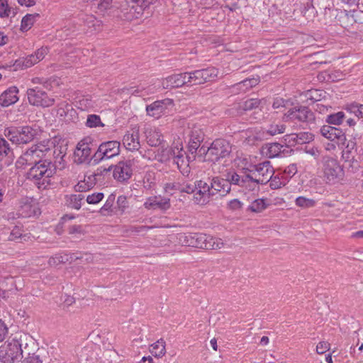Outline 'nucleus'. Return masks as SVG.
Segmentation results:
<instances>
[{"label": "nucleus", "instance_id": "obj_1", "mask_svg": "<svg viewBox=\"0 0 363 363\" xmlns=\"http://www.w3.org/2000/svg\"><path fill=\"white\" fill-rule=\"evenodd\" d=\"M274 170L269 161L253 165L252 169L242 168L238 172H233L230 174L231 182L236 186L248 191H252L259 189V185L267 184Z\"/></svg>", "mask_w": 363, "mask_h": 363}, {"label": "nucleus", "instance_id": "obj_2", "mask_svg": "<svg viewBox=\"0 0 363 363\" xmlns=\"http://www.w3.org/2000/svg\"><path fill=\"white\" fill-rule=\"evenodd\" d=\"M55 173V168L51 162L46 160L40 164H35L28 172V178L35 182L39 189H46L50 184V178Z\"/></svg>", "mask_w": 363, "mask_h": 363}, {"label": "nucleus", "instance_id": "obj_3", "mask_svg": "<svg viewBox=\"0 0 363 363\" xmlns=\"http://www.w3.org/2000/svg\"><path fill=\"white\" fill-rule=\"evenodd\" d=\"M38 129L35 126H10L4 129V133L13 144L26 145L32 142L38 135Z\"/></svg>", "mask_w": 363, "mask_h": 363}, {"label": "nucleus", "instance_id": "obj_4", "mask_svg": "<svg viewBox=\"0 0 363 363\" xmlns=\"http://www.w3.org/2000/svg\"><path fill=\"white\" fill-rule=\"evenodd\" d=\"M322 173L323 180L329 184L340 182L344 177V170L337 160L330 156L322 157Z\"/></svg>", "mask_w": 363, "mask_h": 363}, {"label": "nucleus", "instance_id": "obj_5", "mask_svg": "<svg viewBox=\"0 0 363 363\" xmlns=\"http://www.w3.org/2000/svg\"><path fill=\"white\" fill-rule=\"evenodd\" d=\"M232 152V146L230 143L224 139H216L208 149L201 147L199 149L201 154H205L206 160L213 162H218L220 159L228 157Z\"/></svg>", "mask_w": 363, "mask_h": 363}, {"label": "nucleus", "instance_id": "obj_6", "mask_svg": "<svg viewBox=\"0 0 363 363\" xmlns=\"http://www.w3.org/2000/svg\"><path fill=\"white\" fill-rule=\"evenodd\" d=\"M28 344H26L24 350L21 342L16 339H12L0 347V362L2 363H13L26 352Z\"/></svg>", "mask_w": 363, "mask_h": 363}, {"label": "nucleus", "instance_id": "obj_7", "mask_svg": "<svg viewBox=\"0 0 363 363\" xmlns=\"http://www.w3.org/2000/svg\"><path fill=\"white\" fill-rule=\"evenodd\" d=\"M52 143L50 140L43 141L32 145L21 155V159L28 164H40L42 158L51 150Z\"/></svg>", "mask_w": 363, "mask_h": 363}, {"label": "nucleus", "instance_id": "obj_8", "mask_svg": "<svg viewBox=\"0 0 363 363\" xmlns=\"http://www.w3.org/2000/svg\"><path fill=\"white\" fill-rule=\"evenodd\" d=\"M121 143L116 140L104 142L94 153V165L110 160L120 154Z\"/></svg>", "mask_w": 363, "mask_h": 363}, {"label": "nucleus", "instance_id": "obj_9", "mask_svg": "<svg viewBox=\"0 0 363 363\" xmlns=\"http://www.w3.org/2000/svg\"><path fill=\"white\" fill-rule=\"evenodd\" d=\"M46 91L40 86H33L28 89L26 94L29 104L43 108L52 106L55 104V99L48 96Z\"/></svg>", "mask_w": 363, "mask_h": 363}, {"label": "nucleus", "instance_id": "obj_10", "mask_svg": "<svg viewBox=\"0 0 363 363\" xmlns=\"http://www.w3.org/2000/svg\"><path fill=\"white\" fill-rule=\"evenodd\" d=\"M286 122H301L306 123H314L315 116L308 107L300 106L289 108L283 116Z\"/></svg>", "mask_w": 363, "mask_h": 363}, {"label": "nucleus", "instance_id": "obj_11", "mask_svg": "<svg viewBox=\"0 0 363 363\" xmlns=\"http://www.w3.org/2000/svg\"><path fill=\"white\" fill-rule=\"evenodd\" d=\"M233 172H237L234 169H228L225 174V178L213 177L210 182V187L213 197L216 196H224L230 191L231 185H236L231 182L230 174Z\"/></svg>", "mask_w": 363, "mask_h": 363}, {"label": "nucleus", "instance_id": "obj_12", "mask_svg": "<svg viewBox=\"0 0 363 363\" xmlns=\"http://www.w3.org/2000/svg\"><path fill=\"white\" fill-rule=\"evenodd\" d=\"M89 138L79 141L74 152V162L77 164H94V155L91 156V149L88 142Z\"/></svg>", "mask_w": 363, "mask_h": 363}, {"label": "nucleus", "instance_id": "obj_13", "mask_svg": "<svg viewBox=\"0 0 363 363\" xmlns=\"http://www.w3.org/2000/svg\"><path fill=\"white\" fill-rule=\"evenodd\" d=\"M206 234L190 233L178 235V240L180 244L185 246L196 248H203L206 240Z\"/></svg>", "mask_w": 363, "mask_h": 363}, {"label": "nucleus", "instance_id": "obj_14", "mask_svg": "<svg viewBox=\"0 0 363 363\" xmlns=\"http://www.w3.org/2000/svg\"><path fill=\"white\" fill-rule=\"evenodd\" d=\"M196 190L197 191L194 196V199L197 204H206L213 198L210 184L205 181H196Z\"/></svg>", "mask_w": 363, "mask_h": 363}, {"label": "nucleus", "instance_id": "obj_15", "mask_svg": "<svg viewBox=\"0 0 363 363\" xmlns=\"http://www.w3.org/2000/svg\"><path fill=\"white\" fill-rule=\"evenodd\" d=\"M131 166L132 162L130 160L119 162L113 169V176L114 179L121 182L128 181L133 174Z\"/></svg>", "mask_w": 363, "mask_h": 363}, {"label": "nucleus", "instance_id": "obj_16", "mask_svg": "<svg viewBox=\"0 0 363 363\" xmlns=\"http://www.w3.org/2000/svg\"><path fill=\"white\" fill-rule=\"evenodd\" d=\"M172 104L173 101L169 99L156 101L146 106V112L148 116L159 118L165 113L167 107Z\"/></svg>", "mask_w": 363, "mask_h": 363}, {"label": "nucleus", "instance_id": "obj_17", "mask_svg": "<svg viewBox=\"0 0 363 363\" xmlns=\"http://www.w3.org/2000/svg\"><path fill=\"white\" fill-rule=\"evenodd\" d=\"M123 144L126 150L136 151L140 147L139 140V128L135 127L130 131H127L123 138Z\"/></svg>", "mask_w": 363, "mask_h": 363}, {"label": "nucleus", "instance_id": "obj_18", "mask_svg": "<svg viewBox=\"0 0 363 363\" xmlns=\"http://www.w3.org/2000/svg\"><path fill=\"white\" fill-rule=\"evenodd\" d=\"M171 206L170 199L169 198L162 197L161 196H150L146 199L144 203V207L148 210L160 209L165 211Z\"/></svg>", "mask_w": 363, "mask_h": 363}, {"label": "nucleus", "instance_id": "obj_19", "mask_svg": "<svg viewBox=\"0 0 363 363\" xmlns=\"http://www.w3.org/2000/svg\"><path fill=\"white\" fill-rule=\"evenodd\" d=\"M320 131L323 137L331 141L337 140V143H344L345 140V135L340 128L330 125H323Z\"/></svg>", "mask_w": 363, "mask_h": 363}, {"label": "nucleus", "instance_id": "obj_20", "mask_svg": "<svg viewBox=\"0 0 363 363\" xmlns=\"http://www.w3.org/2000/svg\"><path fill=\"white\" fill-rule=\"evenodd\" d=\"M203 133L198 127L194 126L189 132V150L194 154L199 149L201 143L203 140Z\"/></svg>", "mask_w": 363, "mask_h": 363}, {"label": "nucleus", "instance_id": "obj_21", "mask_svg": "<svg viewBox=\"0 0 363 363\" xmlns=\"http://www.w3.org/2000/svg\"><path fill=\"white\" fill-rule=\"evenodd\" d=\"M172 153L174 155V162L177 165L178 169L183 174H187L189 172V162L187 157H184L185 152L182 148H177V152L175 150H172Z\"/></svg>", "mask_w": 363, "mask_h": 363}, {"label": "nucleus", "instance_id": "obj_22", "mask_svg": "<svg viewBox=\"0 0 363 363\" xmlns=\"http://www.w3.org/2000/svg\"><path fill=\"white\" fill-rule=\"evenodd\" d=\"M18 89L16 86H11L0 95V105L7 107L18 101Z\"/></svg>", "mask_w": 363, "mask_h": 363}, {"label": "nucleus", "instance_id": "obj_23", "mask_svg": "<svg viewBox=\"0 0 363 363\" xmlns=\"http://www.w3.org/2000/svg\"><path fill=\"white\" fill-rule=\"evenodd\" d=\"M39 209L32 203L29 199H23L21 201V206L18 209L19 214L23 218H28L37 214Z\"/></svg>", "mask_w": 363, "mask_h": 363}, {"label": "nucleus", "instance_id": "obj_24", "mask_svg": "<svg viewBox=\"0 0 363 363\" xmlns=\"http://www.w3.org/2000/svg\"><path fill=\"white\" fill-rule=\"evenodd\" d=\"M259 82V77H252L244 79L232 86L233 91L236 93L246 92L251 88L257 85Z\"/></svg>", "mask_w": 363, "mask_h": 363}, {"label": "nucleus", "instance_id": "obj_25", "mask_svg": "<svg viewBox=\"0 0 363 363\" xmlns=\"http://www.w3.org/2000/svg\"><path fill=\"white\" fill-rule=\"evenodd\" d=\"M184 82L182 73L174 74L163 79L162 86L165 89L178 88L184 86Z\"/></svg>", "mask_w": 363, "mask_h": 363}, {"label": "nucleus", "instance_id": "obj_26", "mask_svg": "<svg viewBox=\"0 0 363 363\" xmlns=\"http://www.w3.org/2000/svg\"><path fill=\"white\" fill-rule=\"evenodd\" d=\"M136 11H138V10L135 9V6L133 7V4L128 0L125 4L122 6L120 17L123 20L131 21L142 16L140 13L138 12V13Z\"/></svg>", "mask_w": 363, "mask_h": 363}, {"label": "nucleus", "instance_id": "obj_27", "mask_svg": "<svg viewBox=\"0 0 363 363\" xmlns=\"http://www.w3.org/2000/svg\"><path fill=\"white\" fill-rule=\"evenodd\" d=\"M260 100L258 99H250L245 101L239 102L234 105V108L238 114L242 115L245 111L252 110L259 106Z\"/></svg>", "mask_w": 363, "mask_h": 363}, {"label": "nucleus", "instance_id": "obj_28", "mask_svg": "<svg viewBox=\"0 0 363 363\" xmlns=\"http://www.w3.org/2000/svg\"><path fill=\"white\" fill-rule=\"evenodd\" d=\"M30 238V234L23 233V226L19 225H16L13 228L8 238L10 241H17L18 240H21L20 242L28 241Z\"/></svg>", "mask_w": 363, "mask_h": 363}, {"label": "nucleus", "instance_id": "obj_29", "mask_svg": "<svg viewBox=\"0 0 363 363\" xmlns=\"http://www.w3.org/2000/svg\"><path fill=\"white\" fill-rule=\"evenodd\" d=\"M84 196L81 194L65 195V205L69 208L79 210L82 206V201L84 200Z\"/></svg>", "mask_w": 363, "mask_h": 363}, {"label": "nucleus", "instance_id": "obj_30", "mask_svg": "<svg viewBox=\"0 0 363 363\" xmlns=\"http://www.w3.org/2000/svg\"><path fill=\"white\" fill-rule=\"evenodd\" d=\"M163 141V136L157 129H150L147 133V142L152 147L159 146Z\"/></svg>", "mask_w": 363, "mask_h": 363}, {"label": "nucleus", "instance_id": "obj_31", "mask_svg": "<svg viewBox=\"0 0 363 363\" xmlns=\"http://www.w3.org/2000/svg\"><path fill=\"white\" fill-rule=\"evenodd\" d=\"M204 240H206L203 243V249L219 250L224 247V242L221 238L206 235Z\"/></svg>", "mask_w": 363, "mask_h": 363}, {"label": "nucleus", "instance_id": "obj_32", "mask_svg": "<svg viewBox=\"0 0 363 363\" xmlns=\"http://www.w3.org/2000/svg\"><path fill=\"white\" fill-rule=\"evenodd\" d=\"M265 131L257 130L255 132H249V135L245 138V143L249 145H255L264 140Z\"/></svg>", "mask_w": 363, "mask_h": 363}, {"label": "nucleus", "instance_id": "obj_33", "mask_svg": "<svg viewBox=\"0 0 363 363\" xmlns=\"http://www.w3.org/2000/svg\"><path fill=\"white\" fill-rule=\"evenodd\" d=\"M269 206L267 199H257L248 206V210L254 213H260Z\"/></svg>", "mask_w": 363, "mask_h": 363}, {"label": "nucleus", "instance_id": "obj_34", "mask_svg": "<svg viewBox=\"0 0 363 363\" xmlns=\"http://www.w3.org/2000/svg\"><path fill=\"white\" fill-rule=\"evenodd\" d=\"M130 3L135 6V9L138 10L136 13H140L143 15L144 11L147 9L151 4H153L156 0H129Z\"/></svg>", "mask_w": 363, "mask_h": 363}, {"label": "nucleus", "instance_id": "obj_35", "mask_svg": "<svg viewBox=\"0 0 363 363\" xmlns=\"http://www.w3.org/2000/svg\"><path fill=\"white\" fill-rule=\"evenodd\" d=\"M283 145L278 143H269L266 145V155L269 158H274L279 155L281 152Z\"/></svg>", "mask_w": 363, "mask_h": 363}, {"label": "nucleus", "instance_id": "obj_36", "mask_svg": "<svg viewBox=\"0 0 363 363\" xmlns=\"http://www.w3.org/2000/svg\"><path fill=\"white\" fill-rule=\"evenodd\" d=\"M324 15L325 17L328 16L329 18H336L337 16L340 18L347 17V13L346 10H338L335 9L333 6L332 7L328 5L325 8Z\"/></svg>", "mask_w": 363, "mask_h": 363}, {"label": "nucleus", "instance_id": "obj_37", "mask_svg": "<svg viewBox=\"0 0 363 363\" xmlns=\"http://www.w3.org/2000/svg\"><path fill=\"white\" fill-rule=\"evenodd\" d=\"M38 17H39V14H38V13L26 15L21 21V30H23V31L28 30L32 27V26L33 25L34 22L35 21V20Z\"/></svg>", "mask_w": 363, "mask_h": 363}, {"label": "nucleus", "instance_id": "obj_38", "mask_svg": "<svg viewBox=\"0 0 363 363\" xmlns=\"http://www.w3.org/2000/svg\"><path fill=\"white\" fill-rule=\"evenodd\" d=\"M151 353L157 357H162L165 354V342L160 339L157 342L152 345Z\"/></svg>", "mask_w": 363, "mask_h": 363}, {"label": "nucleus", "instance_id": "obj_39", "mask_svg": "<svg viewBox=\"0 0 363 363\" xmlns=\"http://www.w3.org/2000/svg\"><path fill=\"white\" fill-rule=\"evenodd\" d=\"M345 118V115L344 112L339 111L335 113L328 115L325 121L329 124L339 125L343 122Z\"/></svg>", "mask_w": 363, "mask_h": 363}, {"label": "nucleus", "instance_id": "obj_40", "mask_svg": "<svg viewBox=\"0 0 363 363\" xmlns=\"http://www.w3.org/2000/svg\"><path fill=\"white\" fill-rule=\"evenodd\" d=\"M13 155V149L4 138L0 137V157H9Z\"/></svg>", "mask_w": 363, "mask_h": 363}, {"label": "nucleus", "instance_id": "obj_41", "mask_svg": "<svg viewBox=\"0 0 363 363\" xmlns=\"http://www.w3.org/2000/svg\"><path fill=\"white\" fill-rule=\"evenodd\" d=\"M201 73L203 75V83H206V82L211 81L217 77L218 70L215 67H208L202 69Z\"/></svg>", "mask_w": 363, "mask_h": 363}, {"label": "nucleus", "instance_id": "obj_42", "mask_svg": "<svg viewBox=\"0 0 363 363\" xmlns=\"http://www.w3.org/2000/svg\"><path fill=\"white\" fill-rule=\"evenodd\" d=\"M345 110L351 113L354 114L358 118H363V105L353 103L347 105Z\"/></svg>", "mask_w": 363, "mask_h": 363}, {"label": "nucleus", "instance_id": "obj_43", "mask_svg": "<svg viewBox=\"0 0 363 363\" xmlns=\"http://www.w3.org/2000/svg\"><path fill=\"white\" fill-rule=\"evenodd\" d=\"M72 110L71 105L66 101H62L57 105V115L60 119H65L69 111Z\"/></svg>", "mask_w": 363, "mask_h": 363}, {"label": "nucleus", "instance_id": "obj_44", "mask_svg": "<svg viewBox=\"0 0 363 363\" xmlns=\"http://www.w3.org/2000/svg\"><path fill=\"white\" fill-rule=\"evenodd\" d=\"M86 125L89 128L103 127L104 124L101 122L99 116L96 114L89 115Z\"/></svg>", "mask_w": 363, "mask_h": 363}, {"label": "nucleus", "instance_id": "obj_45", "mask_svg": "<svg viewBox=\"0 0 363 363\" xmlns=\"http://www.w3.org/2000/svg\"><path fill=\"white\" fill-rule=\"evenodd\" d=\"M296 204L303 208H308L313 207L315 204V201L313 199H308L304 196H299L296 199Z\"/></svg>", "mask_w": 363, "mask_h": 363}, {"label": "nucleus", "instance_id": "obj_46", "mask_svg": "<svg viewBox=\"0 0 363 363\" xmlns=\"http://www.w3.org/2000/svg\"><path fill=\"white\" fill-rule=\"evenodd\" d=\"M31 82L34 86H42L43 89H45L48 91L52 89V83L50 80L48 79L35 77L32 79Z\"/></svg>", "mask_w": 363, "mask_h": 363}, {"label": "nucleus", "instance_id": "obj_47", "mask_svg": "<svg viewBox=\"0 0 363 363\" xmlns=\"http://www.w3.org/2000/svg\"><path fill=\"white\" fill-rule=\"evenodd\" d=\"M286 129V126L283 124H271L269 128L265 132V135H276L277 134H281L284 132Z\"/></svg>", "mask_w": 363, "mask_h": 363}, {"label": "nucleus", "instance_id": "obj_48", "mask_svg": "<svg viewBox=\"0 0 363 363\" xmlns=\"http://www.w3.org/2000/svg\"><path fill=\"white\" fill-rule=\"evenodd\" d=\"M68 256L67 255L56 254L51 257L48 260V264L50 266H57L62 263H65L68 261Z\"/></svg>", "mask_w": 363, "mask_h": 363}, {"label": "nucleus", "instance_id": "obj_49", "mask_svg": "<svg viewBox=\"0 0 363 363\" xmlns=\"http://www.w3.org/2000/svg\"><path fill=\"white\" fill-rule=\"evenodd\" d=\"M66 153L65 149L62 146L55 147L53 150V157L55 159V163L60 165L63 161V158Z\"/></svg>", "mask_w": 363, "mask_h": 363}, {"label": "nucleus", "instance_id": "obj_50", "mask_svg": "<svg viewBox=\"0 0 363 363\" xmlns=\"http://www.w3.org/2000/svg\"><path fill=\"white\" fill-rule=\"evenodd\" d=\"M178 191L182 193L191 194L196 191V182L194 184L186 183L181 184L180 186H177Z\"/></svg>", "mask_w": 363, "mask_h": 363}, {"label": "nucleus", "instance_id": "obj_51", "mask_svg": "<svg viewBox=\"0 0 363 363\" xmlns=\"http://www.w3.org/2000/svg\"><path fill=\"white\" fill-rule=\"evenodd\" d=\"M11 8L9 7L7 0H0V17H9L11 13Z\"/></svg>", "mask_w": 363, "mask_h": 363}, {"label": "nucleus", "instance_id": "obj_52", "mask_svg": "<svg viewBox=\"0 0 363 363\" xmlns=\"http://www.w3.org/2000/svg\"><path fill=\"white\" fill-rule=\"evenodd\" d=\"M190 72L191 74L190 78L194 85H200L204 84L201 69H198Z\"/></svg>", "mask_w": 363, "mask_h": 363}, {"label": "nucleus", "instance_id": "obj_53", "mask_svg": "<svg viewBox=\"0 0 363 363\" xmlns=\"http://www.w3.org/2000/svg\"><path fill=\"white\" fill-rule=\"evenodd\" d=\"M68 233L69 235H73L77 238H79L84 235V230L82 225H74L68 228Z\"/></svg>", "mask_w": 363, "mask_h": 363}, {"label": "nucleus", "instance_id": "obj_54", "mask_svg": "<svg viewBox=\"0 0 363 363\" xmlns=\"http://www.w3.org/2000/svg\"><path fill=\"white\" fill-rule=\"evenodd\" d=\"M104 198V194L101 192L89 194L86 197V201L89 204H96L101 201Z\"/></svg>", "mask_w": 363, "mask_h": 363}, {"label": "nucleus", "instance_id": "obj_55", "mask_svg": "<svg viewBox=\"0 0 363 363\" xmlns=\"http://www.w3.org/2000/svg\"><path fill=\"white\" fill-rule=\"evenodd\" d=\"M21 363H43V360L36 352L32 354L28 352V356L25 357Z\"/></svg>", "mask_w": 363, "mask_h": 363}, {"label": "nucleus", "instance_id": "obj_56", "mask_svg": "<svg viewBox=\"0 0 363 363\" xmlns=\"http://www.w3.org/2000/svg\"><path fill=\"white\" fill-rule=\"evenodd\" d=\"M269 182L272 189H277L285 185L284 181H282L278 176H272Z\"/></svg>", "mask_w": 363, "mask_h": 363}, {"label": "nucleus", "instance_id": "obj_57", "mask_svg": "<svg viewBox=\"0 0 363 363\" xmlns=\"http://www.w3.org/2000/svg\"><path fill=\"white\" fill-rule=\"evenodd\" d=\"M313 140V135L308 133H298V138L296 139V143L303 144L310 142Z\"/></svg>", "mask_w": 363, "mask_h": 363}, {"label": "nucleus", "instance_id": "obj_58", "mask_svg": "<svg viewBox=\"0 0 363 363\" xmlns=\"http://www.w3.org/2000/svg\"><path fill=\"white\" fill-rule=\"evenodd\" d=\"M117 206L118 209L123 213L128 208V203L127 201V197L125 196L121 195L119 196L117 199Z\"/></svg>", "mask_w": 363, "mask_h": 363}, {"label": "nucleus", "instance_id": "obj_59", "mask_svg": "<svg viewBox=\"0 0 363 363\" xmlns=\"http://www.w3.org/2000/svg\"><path fill=\"white\" fill-rule=\"evenodd\" d=\"M9 333V328L6 323L0 318V342H3Z\"/></svg>", "mask_w": 363, "mask_h": 363}, {"label": "nucleus", "instance_id": "obj_60", "mask_svg": "<svg viewBox=\"0 0 363 363\" xmlns=\"http://www.w3.org/2000/svg\"><path fill=\"white\" fill-rule=\"evenodd\" d=\"M37 59H35V56L34 54H31L28 56H27L26 58H24L22 61L23 65L28 68L30 67L31 66L34 65L35 64L38 63Z\"/></svg>", "mask_w": 363, "mask_h": 363}, {"label": "nucleus", "instance_id": "obj_61", "mask_svg": "<svg viewBox=\"0 0 363 363\" xmlns=\"http://www.w3.org/2000/svg\"><path fill=\"white\" fill-rule=\"evenodd\" d=\"M114 201H115V195L111 194L108 197L105 204L102 206L101 211L102 212L111 211V208L114 203Z\"/></svg>", "mask_w": 363, "mask_h": 363}, {"label": "nucleus", "instance_id": "obj_62", "mask_svg": "<svg viewBox=\"0 0 363 363\" xmlns=\"http://www.w3.org/2000/svg\"><path fill=\"white\" fill-rule=\"evenodd\" d=\"M330 343L328 342H320L316 346V352L318 354H322L330 350Z\"/></svg>", "mask_w": 363, "mask_h": 363}, {"label": "nucleus", "instance_id": "obj_63", "mask_svg": "<svg viewBox=\"0 0 363 363\" xmlns=\"http://www.w3.org/2000/svg\"><path fill=\"white\" fill-rule=\"evenodd\" d=\"M152 228V227L146 226V225H141V226H135L132 225L130 226L129 228L127 230V232L132 233H140L144 230H147Z\"/></svg>", "mask_w": 363, "mask_h": 363}, {"label": "nucleus", "instance_id": "obj_64", "mask_svg": "<svg viewBox=\"0 0 363 363\" xmlns=\"http://www.w3.org/2000/svg\"><path fill=\"white\" fill-rule=\"evenodd\" d=\"M48 54V48H41L38 49L35 52V59H37L38 62H40L42 60L45 55Z\"/></svg>", "mask_w": 363, "mask_h": 363}]
</instances>
